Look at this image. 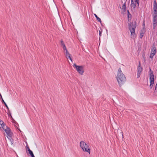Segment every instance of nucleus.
Masks as SVG:
<instances>
[{"label": "nucleus", "instance_id": "1", "mask_svg": "<svg viewBox=\"0 0 157 157\" xmlns=\"http://www.w3.org/2000/svg\"><path fill=\"white\" fill-rule=\"evenodd\" d=\"M116 78L120 86L122 85L126 81V78L122 73L120 68L118 69Z\"/></svg>", "mask_w": 157, "mask_h": 157}, {"label": "nucleus", "instance_id": "2", "mask_svg": "<svg viewBox=\"0 0 157 157\" xmlns=\"http://www.w3.org/2000/svg\"><path fill=\"white\" fill-rule=\"evenodd\" d=\"M129 26V29L131 33V38H134L136 36L135 33V29L136 27V21L132 22L130 24H128Z\"/></svg>", "mask_w": 157, "mask_h": 157}, {"label": "nucleus", "instance_id": "3", "mask_svg": "<svg viewBox=\"0 0 157 157\" xmlns=\"http://www.w3.org/2000/svg\"><path fill=\"white\" fill-rule=\"evenodd\" d=\"M73 67L76 68L77 71L79 74L81 75L83 74L84 72L83 66H78L75 63H74Z\"/></svg>", "mask_w": 157, "mask_h": 157}, {"label": "nucleus", "instance_id": "4", "mask_svg": "<svg viewBox=\"0 0 157 157\" xmlns=\"http://www.w3.org/2000/svg\"><path fill=\"white\" fill-rule=\"evenodd\" d=\"M80 146L84 151L88 152V146L83 141L80 143Z\"/></svg>", "mask_w": 157, "mask_h": 157}, {"label": "nucleus", "instance_id": "5", "mask_svg": "<svg viewBox=\"0 0 157 157\" xmlns=\"http://www.w3.org/2000/svg\"><path fill=\"white\" fill-rule=\"evenodd\" d=\"M4 130L8 135L7 137L10 139V140H11V139H12L11 137L12 136L13 133L11 132V130L10 128L9 127L6 126V128L5 130Z\"/></svg>", "mask_w": 157, "mask_h": 157}, {"label": "nucleus", "instance_id": "6", "mask_svg": "<svg viewBox=\"0 0 157 157\" xmlns=\"http://www.w3.org/2000/svg\"><path fill=\"white\" fill-rule=\"evenodd\" d=\"M150 81V85L149 87L150 89H152L153 86V85L154 83V78H149Z\"/></svg>", "mask_w": 157, "mask_h": 157}, {"label": "nucleus", "instance_id": "7", "mask_svg": "<svg viewBox=\"0 0 157 157\" xmlns=\"http://www.w3.org/2000/svg\"><path fill=\"white\" fill-rule=\"evenodd\" d=\"M65 55L66 56V58L67 59L69 58L71 61V62H72V60L71 58V55L69 53L67 50L66 51Z\"/></svg>", "mask_w": 157, "mask_h": 157}, {"label": "nucleus", "instance_id": "8", "mask_svg": "<svg viewBox=\"0 0 157 157\" xmlns=\"http://www.w3.org/2000/svg\"><path fill=\"white\" fill-rule=\"evenodd\" d=\"M131 10L132 11H135L136 10V3H134L130 5Z\"/></svg>", "mask_w": 157, "mask_h": 157}, {"label": "nucleus", "instance_id": "9", "mask_svg": "<svg viewBox=\"0 0 157 157\" xmlns=\"http://www.w3.org/2000/svg\"><path fill=\"white\" fill-rule=\"evenodd\" d=\"M121 13H124L126 11V5L125 3H124V4L123 5L122 8L121 10Z\"/></svg>", "mask_w": 157, "mask_h": 157}, {"label": "nucleus", "instance_id": "10", "mask_svg": "<svg viewBox=\"0 0 157 157\" xmlns=\"http://www.w3.org/2000/svg\"><path fill=\"white\" fill-rule=\"evenodd\" d=\"M157 19H153V29H154L157 25Z\"/></svg>", "mask_w": 157, "mask_h": 157}, {"label": "nucleus", "instance_id": "11", "mask_svg": "<svg viewBox=\"0 0 157 157\" xmlns=\"http://www.w3.org/2000/svg\"><path fill=\"white\" fill-rule=\"evenodd\" d=\"M149 71H150V73H149V75H150V78H154V75L153 74V71H151V69L150 68H149Z\"/></svg>", "mask_w": 157, "mask_h": 157}, {"label": "nucleus", "instance_id": "12", "mask_svg": "<svg viewBox=\"0 0 157 157\" xmlns=\"http://www.w3.org/2000/svg\"><path fill=\"white\" fill-rule=\"evenodd\" d=\"M137 70H138L137 72H138L141 73L142 72V68L141 67V65H140V62H139V65L138 67L137 68Z\"/></svg>", "mask_w": 157, "mask_h": 157}, {"label": "nucleus", "instance_id": "13", "mask_svg": "<svg viewBox=\"0 0 157 157\" xmlns=\"http://www.w3.org/2000/svg\"><path fill=\"white\" fill-rule=\"evenodd\" d=\"M60 42H61V44L63 46V50H65L66 51H67V48H66V46H65V44H64V43H63V41L62 40H61L60 41Z\"/></svg>", "mask_w": 157, "mask_h": 157}, {"label": "nucleus", "instance_id": "14", "mask_svg": "<svg viewBox=\"0 0 157 157\" xmlns=\"http://www.w3.org/2000/svg\"><path fill=\"white\" fill-rule=\"evenodd\" d=\"M156 53L155 47H153L151 48V55H155Z\"/></svg>", "mask_w": 157, "mask_h": 157}, {"label": "nucleus", "instance_id": "15", "mask_svg": "<svg viewBox=\"0 0 157 157\" xmlns=\"http://www.w3.org/2000/svg\"><path fill=\"white\" fill-rule=\"evenodd\" d=\"M157 3L155 0L153 2V9H157Z\"/></svg>", "mask_w": 157, "mask_h": 157}, {"label": "nucleus", "instance_id": "16", "mask_svg": "<svg viewBox=\"0 0 157 157\" xmlns=\"http://www.w3.org/2000/svg\"><path fill=\"white\" fill-rule=\"evenodd\" d=\"M2 103H4V105H5V106H6V107L9 110V108H8L7 105L6 103V102L4 101V100L2 98Z\"/></svg>", "mask_w": 157, "mask_h": 157}, {"label": "nucleus", "instance_id": "17", "mask_svg": "<svg viewBox=\"0 0 157 157\" xmlns=\"http://www.w3.org/2000/svg\"><path fill=\"white\" fill-rule=\"evenodd\" d=\"M2 128L4 130L6 128V124L4 123L1 125Z\"/></svg>", "mask_w": 157, "mask_h": 157}, {"label": "nucleus", "instance_id": "18", "mask_svg": "<svg viewBox=\"0 0 157 157\" xmlns=\"http://www.w3.org/2000/svg\"><path fill=\"white\" fill-rule=\"evenodd\" d=\"M94 15L97 20L99 22H101V19L96 14H95Z\"/></svg>", "mask_w": 157, "mask_h": 157}, {"label": "nucleus", "instance_id": "19", "mask_svg": "<svg viewBox=\"0 0 157 157\" xmlns=\"http://www.w3.org/2000/svg\"><path fill=\"white\" fill-rule=\"evenodd\" d=\"M29 154L30 155V156H31V155L33 154L32 151L30 149H29Z\"/></svg>", "mask_w": 157, "mask_h": 157}, {"label": "nucleus", "instance_id": "20", "mask_svg": "<svg viewBox=\"0 0 157 157\" xmlns=\"http://www.w3.org/2000/svg\"><path fill=\"white\" fill-rule=\"evenodd\" d=\"M144 34V33L143 32H141L140 33V38H142Z\"/></svg>", "mask_w": 157, "mask_h": 157}, {"label": "nucleus", "instance_id": "21", "mask_svg": "<svg viewBox=\"0 0 157 157\" xmlns=\"http://www.w3.org/2000/svg\"><path fill=\"white\" fill-rule=\"evenodd\" d=\"M152 16L153 17V19H157V14H153L152 15Z\"/></svg>", "mask_w": 157, "mask_h": 157}, {"label": "nucleus", "instance_id": "22", "mask_svg": "<svg viewBox=\"0 0 157 157\" xmlns=\"http://www.w3.org/2000/svg\"><path fill=\"white\" fill-rule=\"evenodd\" d=\"M139 0H135V3H137L138 4V6H139Z\"/></svg>", "mask_w": 157, "mask_h": 157}, {"label": "nucleus", "instance_id": "23", "mask_svg": "<svg viewBox=\"0 0 157 157\" xmlns=\"http://www.w3.org/2000/svg\"><path fill=\"white\" fill-rule=\"evenodd\" d=\"M154 10V14H157V9H153Z\"/></svg>", "mask_w": 157, "mask_h": 157}, {"label": "nucleus", "instance_id": "24", "mask_svg": "<svg viewBox=\"0 0 157 157\" xmlns=\"http://www.w3.org/2000/svg\"><path fill=\"white\" fill-rule=\"evenodd\" d=\"M140 72H137V78H139L140 76Z\"/></svg>", "mask_w": 157, "mask_h": 157}, {"label": "nucleus", "instance_id": "25", "mask_svg": "<svg viewBox=\"0 0 157 157\" xmlns=\"http://www.w3.org/2000/svg\"><path fill=\"white\" fill-rule=\"evenodd\" d=\"M26 151H27V154H28V152H27V150H28V151H29V149H29V146L28 145H27L26 146Z\"/></svg>", "mask_w": 157, "mask_h": 157}, {"label": "nucleus", "instance_id": "26", "mask_svg": "<svg viewBox=\"0 0 157 157\" xmlns=\"http://www.w3.org/2000/svg\"><path fill=\"white\" fill-rule=\"evenodd\" d=\"M3 123H4L3 121L2 120H0V125H1Z\"/></svg>", "mask_w": 157, "mask_h": 157}, {"label": "nucleus", "instance_id": "27", "mask_svg": "<svg viewBox=\"0 0 157 157\" xmlns=\"http://www.w3.org/2000/svg\"><path fill=\"white\" fill-rule=\"evenodd\" d=\"M132 15L131 14H128V20H129V18L131 17Z\"/></svg>", "mask_w": 157, "mask_h": 157}, {"label": "nucleus", "instance_id": "28", "mask_svg": "<svg viewBox=\"0 0 157 157\" xmlns=\"http://www.w3.org/2000/svg\"><path fill=\"white\" fill-rule=\"evenodd\" d=\"M155 55H151V54L150 55V57L151 58V59H152L153 58V56H154Z\"/></svg>", "mask_w": 157, "mask_h": 157}, {"label": "nucleus", "instance_id": "29", "mask_svg": "<svg viewBox=\"0 0 157 157\" xmlns=\"http://www.w3.org/2000/svg\"><path fill=\"white\" fill-rule=\"evenodd\" d=\"M131 4H132L134 3H135V2H134V1H133V0H131Z\"/></svg>", "mask_w": 157, "mask_h": 157}, {"label": "nucleus", "instance_id": "30", "mask_svg": "<svg viewBox=\"0 0 157 157\" xmlns=\"http://www.w3.org/2000/svg\"><path fill=\"white\" fill-rule=\"evenodd\" d=\"M101 32L99 31V35L100 36H101Z\"/></svg>", "mask_w": 157, "mask_h": 157}, {"label": "nucleus", "instance_id": "31", "mask_svg": "<svg viewBox=\"0 0 157 157\" xmlns=\"http://www.w3.org/2000/svg\"><path fill=\"white\" fill-rule=\"evenodd\" d=\"M127 12H128V14H130V13H129V10H127Z\"/></svg>", "mask_w": 157, "mask_h": 157}, {"label": "nucleus", "instance_id": "32", "mask_svg": "<svg viewBox=\"0 0 157 157\" xmlns=\"http://www.w3.org/2000/svg\"><path fill=\"white\" fill-rule=\"evenodd\" d=\"M31 157H35L34 156V155H33H33H31Z\"/></svg>", "mask_w": 157, "mask_h": 157}, {"label": "nucleus", "instance_id": "33", "mask_svg": "<svg viewBox=\"0 0 157 157\" xmlns=\"http://www.w3.org/2000/svg\"><path fill=\"white\" fill-rule=\"evenodd\" d=\"M31 157H35L34 156V155H33H33H31Z\"/></svg>", "mask_w": 157, "mask_h": 157}, {"label": "nucleus", "instance_id": "34", "mask_svg": "<svg viewBox=\"0 0 157 157\" xmlns=\"http://www.w3.org/2000/svg\"><path fill=\"white\" fill-rule=\"evenodd\" d=\"M90 149H89V154H90Z\"/></svg>", "mask_w": 157, "mask_h": 157}]
</instances>
